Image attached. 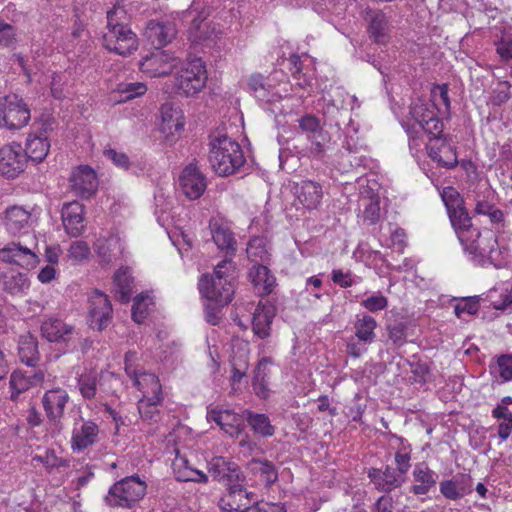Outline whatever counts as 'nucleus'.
<instances>
[{
	"instance_id": "nucleus-26",
	"label": "nucleus",
	"mask_w": 512,
	"mask_h": 512,
	"mask_svg": "<svg viewBox=\"0 0 512 512\" xmlns=\"http://www.w3.org/2000/svg\"><path fill=\"white\" fill-rule=\"evenodd\" d=\"M299 203L307 210L317 209L323 198L322 186L312 180H302L294 186Z\"/></svg>"
},
{
	"instance_id": "nucleus-15",
	"label": "nucleus",
	"mask_w": 512,
	"mask_h": 512,
	"mask_svg": "<svg viewBox=\"0 0 512 512\" xmlns=\"http://www.w3.org/2000/svg\"><path fill=\"white\" fill-rule=\"evenodd\" d=\"M179 183L182 192L190 200L200 198L207 187L206 177L195 163L188 164L182 170Z\"/></svg>"
},
{
	"instance_id": "nucleus-2",
	"label": "nucleus",
	"mask_w": 512,
	"mask_h": 512,
	"mask_svg": "<svg viewBox=\"0 0 512 512\" xmlns=\"http://www.w3.org/2000/svg\"><path fill=\"white\" fill-rule=\"evenodd\" d=\"M106 32L103 34V46L109 51L126 56L138 48L137 35L128 26L125 9L115 6L107 11Z\"/></svg>"
},
{
	"instance_id": "nucleus-13",
	"label": "nucleus",
	"mask_w": 512,
	"mask_h": 512,
	"mask_svg": "<svg viewBox=\"0 0 512 512\" xmlns=\"http://www.w3.org/2000/svg\"><path fill=\"white\" fill-rule=\"evenodd\" d=\"M300 129L308 134L311 141V154L320 157L324 151L326 144L330 141L327 131L323 130L320 120L312 114H306L298 120Z\"/></svg>"
},
{
	"instance_id": "nucleus-39",
	"label": "nucleus",
	"mask_w": 512,
	"mask_h": 512,
	"mask_svg": "<svg viewBox=\"0 0 512 512\" xmlns=\"http://www.w3.org/2000/svg\"><path fill=\"white\" fill-rule=\"evenodd\" d=\"M18 354L23 363L32 366L38 360L36 338L29 333L21 335L18 341Z\"/></svg>"
},
{
	"instance_id": "nucleus-32",
	"label": "nucleus",
	"mask_w": 512,
	"mask_h": 512,
	"mask_svg": "<svg viewBox=\"0 0 512 512\" xmlns=\"http://www.w3.org/2000/svg\"><path fill=\"white\" fill-rule=\"evenodd\" d=\"M368 477L375 485L376 489L383 492H390L399 487L403 479L397 472L387 467L384 471L372 468L368 472Z\"/></svg>"
},
{
	"instance_id": "nucleus-27",
	"label": "nucleus",
	"mask_w": 512,
	"mask_h": 512,
	"mask_svg": "<svg viewBox=\"0 0 512 512\" xmlns=\"http://www.w3.org/2000/svg\"><path fill=\"white\" fill-rule=\"evenodd\" d=\"M248 277L253 284L256 293L260 296L272 293L277 285L275 276L265 265H252L249 270Z\"/></svg>"
},
{
	"instance_id": "nucleus-50",
	"label": "nucleus",
	"mask_w": 512,
	"mask_h": 512,
	"mask_svg": "<svg viewBox=\"0 0 512 512\" xmlns=\"http://www.w3.org/2000/svg\"><path fill=\"white\" fill-rule=\"evenodd\" d=\"M162 401V396H151L149 398H140L138 401V410L144 420H156L158 416V405Z\"/></svg>"
},
{
	"instance_id": "nucleus-58",
	"label": "nucleus",
	"mask_w": 512,
	"mask_h": 512,
	"mask_svg": "<svg viewBox=\"0 0 512 512\" xmlns=\"http://www.w3.org/2000/svg\"><path fill=\"white\" fill-rule=\"evenodd\" d=\"M478 311L477 297L463 298L458 301L454 306V313L457 317H462L463 314L473 315Z\"/></svg>"
},
{
	"instance_id": "nucleus-19",
	"label": "nucleus",
	"mask_w": 512,
	"mask_h": 512,
	"mask_svg": "<svg viewBox=\"0 0 512 512\" xmlns=\"http://www.w3.org/2000/svg\"><path fill=\"white\" fill-rule=\"evenodd\" d=\"M207 420L215 422L221 430L231 437L239 436L245 428L243 416L227 409L209 410Z\"/></svg>"
},
{
	"instance_id": "nucleus-8",
	"label": "nucleus",
	"mask_w": 512,
	"mask_h": 512,
	"mask_svg": "<svg viewBox=\"0 0 512 512\" xmlns=\"http://www.w3.org/2000/svg\"><path fill=\"white\" fill-rule=\"evenodd\" d=\"M2 221L9 234L23 235L33 229L37 218L34 216L33 210H28L20 205H12L4 210Z\"/></svg>"
},
{
	"instance_id": "nucleus-1",
	"label": "nucleus",
	"mask_w": 512,
	"mask_h": 512,
	"mask_svg": "<svg viewBox=\"0 0 512 512\" xmlns=\"http://www.w3.org/2000/svg\"><path fill=\"white\" fill-rule=\"evenodd\" d=\"M235 270L232 258H224L215 266L211 275H202L198 282L202 297L217 306L228 305L235 294Z\"/></svg>"
},
{
	"instance_id": "nucleus-25",
	"label": "nucleus",
	"mask_w": 512,
	"mask_h": 512,
	"mask_svg": "<svg viewBox=\"0 0 512 512\" xmlns=\"http://www.w3.org/2000/svg\"><path fill=\"white\" fill-rule=\"evenodd\" d=\"M438 475L425 462L415 465L412 471L410 492L416 496L428 494L436 487Z\"/></svg>"
},
{
	"instance_id": "nucleus-42",
	"label": "nucleus",
	"mask_w": 512,
	"mask_h": 512,
	"mask_svg": "<svg viewBox=\"0 0 512 512\" xmlns=\"http://www.w3.org/2000/svg\"><path fill=\"white\" fill-rule=\"evenodd\" d=\"M377 323L372 316L364 315L354 324L355 336L364 344H371L375 339Z\"/></svg>"
},
{
	"instance_id": "nucleus-6",
	"label": "nucleus",
	"mask_w": 512,
	"mask_h": 512,
	"mask_svg": "<svg viewBox=\"0 0 512 512\" xmlns=\"http://www.w3.org/2000/svg\"><path fill=\"white\" fill-rule=\"evenodd\" d=\"M31 113L27 103L17 94L0 97V127L20 130L30 121Z\"/></svg>"
},
{
	"instance_id": "nucleus-37",
	"label": "nucleus",
	"mask_w": 512,
	"mask_h": 512,
	"mask_svg": "<svg viewBox=\"0 0 512 512\" xmlns=\"http://www.w3.org/2000/svg\"><path fill=\"white\" fill-rule=\"evenodd\" d=\"M133 277L128 267H121L116 271L113 278L115 296L122 303L130 301L133 290Z\"/></svg>"
},
{
	"instance_id": "nucleus-40",
	"label": "nucleus",
	"mask_w": 512,
	"mask_h": 512,
	"mask_svg": "<svg viewBox=\"0 0 512 512\" xmlns=\"http://www.w3.org/2000/svg\"><path fill=\"white\" fill-rule=\"evenodd\" d=\"M360 206L363 207L362 220L367 225L376 224L381 215L380 200L377 195H367L360 198Z\"/></svg>"
},
{
	"instance_id": "nucleus-38",
	"label": "nucleus",
	"mask_w": 512,
	"mask_h": 512,
	"mask_svg": "<svg viewBox=\"0 0 512 512\" xmlns=\"http://www.w3.org/2000/svg\"><path fill=\"white\" fill-rule=\"evenodd\" d=\"M50 148V143L46 137L38 135H29L26 141V148L24 149L27 155V161L30 159L33 162H42Z\"/></svg>"
},
{
	"instance_id": "nucleus-18",
	"label": "nucleus",
	"mask_w": 512,
	"mask_h": 512,
	"mask_svg": "<svg viewBox=\"0 0 512 512\" xmlns=\"http://www.w3.org/2000/svg\"><path fill=\"white\" fill-rule=\"evenodd\" d=\"M70 186L76 195L82 198H90L95 194L98 187L96 173L89 166H79L71 173Z\"/></svg>"
},
{
	"instance_id": "nucleus-56",
	"label": "nucleus",
	"mask_w": 512,
	"mask_h": 512,
	"mask_svg": "<svg viewBox=\"0 0 512 512\" xmlns=\"http://www.w3.org/2000/svg\"><path fill=\"white\" fill-rule=\"evenodd\" d=\"M246 252L247 256H264L269 252V241L263 236L253 237L247 244Z\"/></svg>"
},
{
	"instance_id": "nucleus-59",
	"label": "nucleus",
	"mask_w": 512,
	"mask_h": 512,
	"mask_svg": "<svg viewBox=\"0 0 512 512\" xmlns=\"http://www.w3.org/2000/svg\"><path fill=\"white\" fill-rule=\"evenodd\" d=\"M119 92L125 94V100H131L146 93L147 87L142 82L123 83L118 87Z\"/></svg>"
},
{
	"instance_id": "nucleus-7",
	"label": "nucleus",
	"mask_w": 512,
	"mask_h": 512,
	"mask_svg": "<svg viewBox=\"0 0 512 512\" xmlns=\"http://www.w3.org/2000/svg\"><path fill=\"white\" fill-rule=\"evenodd\" d=\"M69 400L68 392L60 387L49 389L42 396L41 402L51 425L52 436L59 434L63 429L61 418L64 415V410Z\"/></svg>"
},
{
	"instance_id": "nucleus-36",
	"label": "nucleus",
	"mask_w": 512,
	"mask_h": 512,
	"mask_svg": "<svg viewBox=\"0 0 512 512\" xmlns=\"http://www.w3.org/2000/svg\"><path fill=\"white\" fill-rule=\"evenodd\" d=\"M487 300L496 310L505 311L512 305V282H501L486 294Z\"/></svg>"
},
{
	"instance_id": "nucleus-57",
	"label": "nucleus",
	"mask_w": 512,
	"mask_h": 512,
	"mask_svg": "<svg viewBox=\"0 0 512 512\" xmlns=\"http://www.w3.org/2000/svg\"><path fill=\"white\" fill-rule=\"evenodd\" d=\"M421 129L431 137L430 142H435L442 139L444 125L442 120L435 115Z\"/></svg>"
},
{
	"instance_id": "nucleus-23",
	"label": "nucleus",
	"mask_w": 512,
	"mask_h": 512,
	"mask_svg": "<svg viewBox=\"0 0 512 512\" xmlns=\"http://www.w3.org/2000/svg\"><path fill=\"white\" fill-rule=\"evenodd\" d=\"M452 227L463 245H468L479 236L477 229L473 228L471 217L465 206L448 213Z\"/></svg>"
},
{
	"instance_id": "nucleus-24",
	"label": "nucleus",
	"mask_w": 512,
	"mask_h": 512,
	"mask_svg": "<svg viewBox=\"0 0 512 512\" xmlns=\"http://www.w3.org/2000/svg\"><path fill=\"white\" fill-rule=\"evenodd\" d=\"M276 315V307L266 301L259 302L252 317V331L255 336L265 339L270 336L271 325Z\"/></svg>"
},
{
	"instance_id": "nucleus-43",
	"label": "nucleus",
	"mask_w": 512,
	"mask_h": 512,
	"mask_svg": "<svg viewBox=\"0 0 512 512\" xmlns=\"http://www.w3.org/2000/svg\"><path fill=\"white\" fill-rule=\"evenodd\" d=\"M96 247L98 256H122L127 252L124 241L118 235L98 240Z\"/></svg>"
},
{
	"instance_id": "nucleus-33",
	"label": "nucleus",
	"mask_w": 512,
	"mask_h": 512,
	"mask_svg": "<svg viewBox=\"0 0 512 512\" xmlns=\"http://www.w3.org/2000/svg\"><path fill=\"white\" fill-rule=\"evenodd\" d=\"M189 40L194 44H204L207 43L210 45L214 43L218 37V32L215 27L211 25L210 22L205 19L195 18L192 20L190 24V28L188 31Z\"/></svg>"
},
{
	"instance_id": "nucleus-29",
	"label": "nucleus",
	"mask_w": 512,
	"mask_h": 512,
	"mask_svg": "<svg viewBox=\"0 0 512 512\" xmlns=\"http://www.w3.org/2000/svg\"><path fill=\"white\" fill-rule=\"evenodd\" d=\"M427 150L429 157L444 168L453 169L458 164L455 148L445 139L430 142Z\"/></svg>"
},
{
	"instance_id": "nucleus-45",
	"label": "nucleus",
	"mask_w": 512,
	"mask_h": 512,
	"mask_svg": "<svg viewBox=\"0 0 512 512\" xmlns=\"http://www.w3.org/2000/svg\"><path fill=\"white\" fill-rule=\"evenodd\" d=\"M32 462H38L48 471L64 468L68 466V461L56 454V451L51 448L44 449L42 454H35L32 456Z\"/></svg>"
},
{
	"instance_id": "nucleus-49",
	"label": "nucleus",
	"mask_w": 512,
	"mask_h": 512,
	"mask_svg": "<svg viewBox=\"0 0 512 512\" xmlns=\"http://www.w3.org/2000/svg\"><path fill=\"white\" fill-rule=\"evenodd\" d=\"M491 373L502 382L512 380V354L501 355L497 358L496 364L491 365Z\"/></svg>"
},
{
	"instance_id": "nucleus-41",
	"label": "nucleus",
	"mask_w": 512,
	"mask_h": 512,
	"mask_svg": "<svg viewBox=\"0 0 512 512\" xmlns=\"http://www.w3.org/2000/svg\"><path fill=\"white\" fill-rule=\"evenodd\" d=\"M244 415L254 433L262 437H270L274 434L275 428L271 425L270 419L267 415L253 413L249 410H246Z\"/></svg>"
},
{
	"instance_id": "nucleus-55",
	"label": "nucleus",
	"mask_w": 512,
	"mask_h": 512,
	"mask_svg": "<svg viewBox=\"0 0 512 512\" xmlns=\"http://www.w3.org/2000/svg\"><path fill=\"white\" fill-rule=\"evenodd\" d=\"M248 86L254 93L255 97L261 100L267 99L269 92L267 89V83L263 75L253 74L248 80Z\"/></svg>"
},
{
	"instance_id": "nucleus-46",
	"label": "nucleus",
	"mask_w": 512,
	"mask_h": 512,
	"mask_svg": "<svg viewBox=\"0 0 512 512\" xmlns=\"http://www.w3.org/2000/svg\"><path fill=\"white\" fill-rule=\"evenodd\" d=\"M185 460L182 458H177L174 462V471H175V477L178 481H193V482H200L205 483L207 481V476L202 471L185 467L183 470L180 469V466L185 464Z\"/></svg>"
},
{
	"instance_id": "nucleus-5",
	"label": "nucleus",
	"mask_w": 512,
	"mask_h": 512,
	"mask_svg": "<svg viewBox=\"0 0 512 512\" xmlns=\"http://www.w3.org/2000/svg\"><path fill=\"white\" fill-rule=\"evenodd\" d=\"M146 493V483L138 476H131L115 483L105 497L111 507H131Z\"/></svg>"
},
{
	"instance_id": "nucleus-61",
	"label": "nucleus",
	"mask_w": 512,
	"mask_h": 512,
	"mask_svg": "<svg viewBox=\"0 0 512 512\" xmlns=\"http://www.w3.org/2000/svg\"><path fill=\"white\" fill-rule=\"evenodd\" d=\"M392 251L397 254H403L407 247V234L404 229L396 228L390 237Z\"/></svg>"
},
{
	"instance_id": "nucleus-63",
	"label": "nucleus",
	"mask_w": 512,
	"mask_h": 512,
	"mask_svg": "<svg viewBox=\"0 0 512 512\" xmlns=\"http://www.w3.org/2000/svg\"><path fill=\"white\" fill-rule=\"evenodd\" d=\"M511 85L507 81H501L497 84V87L493 90L492 101L496 105H501L508 101L510 98Z\"/></svg>"
},
{
	"instance_id": "nucleus-4",
	"label": "nucleus",
	"mask_w": 512,
	"mask_h": 512,
	"mask_svg": "<svg viewBox=\"0 0 512 512\" xmlns=\"http://www.w3.org/2000/svg\"><path fill=\"white\" fill-rule=\"evenodd\" d=\"M207 72L203 61L200 58L194 59L180 70L174 77V86L177 93L184 96H194L206 85Z\"/></svg>"
},
{
	"instance_id": "nucleus-52",
	"label": "nucleus",
	"mask_w": 512,
	"mask_h": 512,
	"mask_svg": "<svg viewBox=\"0 0 512 512\" xmlns=\"http://www.w3.org/2000/svg\"><path fill=\"white\" fill-rule=\"evenodd\" d=\"M80 394L85 399H93L97 394V378L93 374L80 375L78 379Z\"/></svg>"
},
{
	"instance_id": "nucleus-28",
	"label": "nucleus",
	"mask_w": 512,
	"mask_h": 512,
	"mask_svg": "<svg viewBox=\"0 0 512 512\" xmlns=\"http://www.w3.org/2000/svg\"><path fill=\"white\" fill-rule=\"evenodd\" d=\"M209 228L218 249L226 255H234L237 241L230 227L218 220H211Z\"/></svg>"
},
{
	"instance_id": "nucleus-64",
	"label": "nucleus",
	"mask_w": 512,
	"mask_h": 512,
	"mask_svg": "<svg viewBox=\"0 0 512 512\" xmlns=\"http://www.w3.org/2000/svg\"><path fill=\"white\" fill-rule=\"evenodd\" d=\"M440 493L449 500L456 501L464 497V495L456 488L454 481L443 480L439 484Z\"/></svg>"
},
{
	"instance_id": "nucleus-16",
	"label": "nucleus",
	"mask_w": 512,
	"mask_h": 512,
	"mask_svg": "<svg viewBox=\"0 0 512 512\" xmlns=\"http://www.w3.org/2000/svg\"><path fill=\"white\" fill-rule=\"evenodd\" d=\"M42 338L52 343H67L77 336L75 327L57 317H49L41 323Z\"/></svg>"
},
{
	"instance_id": "nucleus-54",
	"label": "nucleus",
	"mask_w": 512,
	"mask_h": 512,
	"mask_svg": "<svg viewBox=\"0 0 512 512\" xmlns=\"http://www.w3.org/2000/svg\"><path fill=\"white\" fill-rule=\"evenodd\" d=\"M159 360L166 364L168 367H173L181 360L180 347L174 342L167 344L159 355Z\"/></svg>"
},
{
	"instance_id": "nucleus-21",
	"label": "nucleus",
	"mask_w": 512,
	"mask_h": 512,
	"mask_svg": "<svg viewBox=\"0 0 512 512\" xmlns=\"http://www.w3.org/2000/svg\"><path fill=\"white\" fill-rule=\"evenodd\" d=\"M61 218L66 232L71 236H79L85 229L84 206L78 201L65 203L61 210Z\"/></svg>"
},
{
	"instance_id": "nucleus-9",
	"label": "nucleus",
	"mask_w": 512,
	"mask_h": 512,
	"mask_svg": "<svg viewBox=\"0 0 512 512\" xmlns=\"http://www.w3.org/2000/svg\"><path fill=\"white\" fill-rule=\"evenodd\" d=\"M100 440V428L92 420L80 419L73 424L70 447L75 453H82Z\"/></svg>"
},
{
	"instance_id": "nucleus-22",
	"label": "nucleus",
	"mask_w": 512,
	"mask_h": 512,
	"mask_svg": "<svg viewBox=\"0 0 512 512\" xmlns=\"http://www.w3.org/2000/svg\"><path fill=\"white\" fill-rule=\"evenodd\" d=\"M161 123L160 132L167 139H172L177 133L184 129V117L180 108L171 103H164L160 108Z\"/></svg>"
},
{
	"instance_id": "nucleus-35",
	"label": "nucleus",
	"mask_w": 512,
	"mask_h": 512,
	"mask_svg": "<svg viewBox=\"0 0 512 512\" xmlns=\"http://www.w3.org/2000/svg\"><path fill=\"white\" fill-rule=\"evenodd\" d=\"M133 380L134 386L142 393L141 398L151 396H162L161 384L158 377L153 373L135 372L129 376Z\"/></svg>"
},
{
	"instance_id": "nucleus-47",
	"label": "nucleus",
	"mask_w": 512,
	"mask_h": 512,
	"mask_svg": "<svg viewBox=\"0 0 512 512\" xmlns=\"http://www.w3.org/2000/svg\"><path fill=\"white\" fill-rule=\"evenodd\" d=\"M32 245L23 244L21 241H11L5 246L0 248V255L6 256H17L18 254H24L29 256H37L40 253L38 244L32 241Z\"/></svg>"
},
{
	"instance_id": "nucleus-53",
	"label": "nucleus",
	"mask_w": 512,
	"mask_h": 512,
	"mask_svg": "<svg viewBox=\"0 0 512 512\" xmlns=\"http://www.w3.org/2000/svg\"><path fill=\"white\" fill-rule=\"evenodd\" d=\"M410 115L421 128L436 114L433 110L429 109L427 104L415 103L410 107Z\"/></svg>"
},
{
	"instance_id": "nucleus-3",
	"label": "nucleus",
	"mask_w": 512,
	"mask_h": 512,
	"mask_svg": "<svg viewBox=\"0 0 512 512\" xmlns=\"http://www.w3.org/2000/svg\"><path fill=\"white\" fill-rule=\"evenodd\" d=\"M209 163L220 176L234 174L245 163L240 145L230 137L221 135L210 141Z\"/></svg>"
},
{
	"instance_id": "nucleus-48",
	"label": "nucleus",
	"mask_w": 512,
	"mask_h": 512,
	"mask_svg": "<svg viewBox=\"0 0 512 512\" xmlns=\"http://www.w3.org/2000/svg\"><path fill=\"white\" fill-rule=\"evenodd\" d=\"M251 469L261 475L267 485L275 483L278 479V473L273 463L267 460L253 459L250 462Z\"/></svg>"
},
{
	"instance_id": "nucleus-44",
	"label": "nucleus",
	"mask_w": 512,
	"mask_h": 512,
	"mask_svg": "<svg viewBox=\"0 0 512 512\" xmlns=\"http://www.w3.org/2000/svg\"><path fill=\"white\" fill-rule=\"evenodd\" d=\"M154 306V298L149 292L141 293L134 298L132 306V318L137 323H142Z\"/></svg>"
},
{
	"instance_id": "nucleus-60",
	"label": "nucleus",
	"mask_w": 512,
	"mask_h": 512,
	"mask_svg": "<svg viewBox=\"0 0 512 512\" xmlns=\"http://www.w3.org/2000/svg\"><path fill=\"white\" fill-rule=\"evenodd\" d=\"M16 43L15 28L5 22L0 21V49L10 48Z\"/></svg>"
},
{
	"instance_id": "nucleus-34",
	"label": "nucleus",
	"mask_w": 512,
	"mask_h": 512,
	"mask_svg": "<svg viewBox=\"0 0 512 512\" xmlns=\"http://www.w3.org/2000/svg\"><path fill=\"white\" fill-rule=\"evenodd\" d=\"M368 15V33L370 38L378 44L387 43L390 38V25L385 14L380 11H370L368 12Z\"/></svg>"
},
{
	"instance_id": "nucleus-14",
	"label": "nucleus",
	"mask_w": 512,
	"mask_h": 512,
	"mask_svg": "<svg viewBox=\"0 0 512 512\" xmlns=\"http://www.w3.org/2000/svg\"><path fill=\"white\" fill-rule=\"evenodd\" d=\"M0 269V282L6 292L12 295H20L29 289L30 284L27 275L20 272L14 262L3 258Z\"/></svg>"
},
{
	"instance_id": "nucleus-12",
	"label": "nucleus",
	"mask_w": 512,
	"mask_h": 512,
	"mask_svg": "<svg viewBox=\"0 0 512 512\" xmlns=\"http://www.w3.org/2000/svg\"><path fill=\"white\" fill-rule=\"evenodd\" d=\"M177 63V58L169 52L156 48L140 61V69L150 77H161L169 74Z\"/></svg>"
},
{
	"instance_id": "nucleus-62",
	"label": "nucleus",
	"mask_w": 512,
	"mask_h": 512,
	"mask_svg": "<svg viewBox=\"0 0 512 512\" xmlns=\"http://www.w3.org/2000/svg\"><path fill=\"white\" fill-rule=\"evenodd\" d=\"M362 306L371 312L383 310L387 307L388 300L381 294H374L361 302Z\"/></svg>"
},
{
	"instance_id": "nucleus-20",
	"label": "nucleus",
	"mask_w": 512,
	"mask_h": 512,
	"mask_svg": "<svg viewBox=\"0 0 512 512\" xmlns=\"http://www.w3.org/2000/svg\"><path fill=\"white\" fill-rule=\"evenodd\" d=\"M145 35L155 48L169 44L177 35L176 24L169 20H150L145 29Z\"/></svg>"
},
{
	"instance_id": "nucleus-11",
	"label": "nucleus",
	"mask_w": 512,
	"mask_h": 512,
	"mask_svg": "<svg viewBox=\"0 0 512 512\" xmlns=\"http://www.w3.org/2000/svg\"><path fill=\"white\" fill-rule=\"evenodd\" d=\"M27 155L20 144L12 143L0 149V174L15 178L25 170Z\"/></svg>"
},
{
	"instance_id": "nucleus-31",
	"label": "nucleus",
	"mask_w": 512,
	"mask_h": 512,
	"mask_svg": "<svg viewBox=\"0 0 512 512\" xmlns=\"http://www.w3.org/2000/svg\"><path fill=\"white\" fill-rule=\"evenodd\" d=\"M209 473L218 481L229 483L238 481L241 477L240 469L235 463L223 457H214L208 464Z\"/></svg>"
},
{
	"instance_id": "nucleus-30",
	"label": "nucleus",
	"mask_w": 512,
	"mask_h": 512,
	"mask_svg": "<svg viewBox=\"0 0 512 512\" xmlns=\"http://www.w3.org/2000/svg\"><path fill=\"white\" fill-rule=\"evenodd\" d=\"M45 374L42 370L14 371L10 377L11 397H16L32 386L41 384Z\"/></svg>"
},
{
	"instance_id": "nucleus-51",
	"label": "nucleus",
	"mask_w": 512,
	"mask_h": 512,
	"mask_svg": "<svg viewBox=\"0 0 512 512\" xmlns=\"http://www.w3.org/2000/svg\"><path fill=\"white\" fill-rule=\"evenodd\" d=\"M441 198L445 204L447 212L450 213L464 206V200L460 193L452 186L443 188Z\"/></svg>"
},
{
	"instance_id": "nucleus-10",
	"label": "nucleus",
	"mask_w": 512,
	"mask_h": 512,
	"mask_svg": "<svg viewBox=\"0 0 512 512\" xmlns=\"http://www.w3.org/2000/svg\"><path fill=\"white\" fill-rule=\"evenodd\" d=\"M244 479H240L227 486L228 493L221 498L219 502L220 508L225 512H247L255 503L254 495L247 492L243 487Z\"/></svg>"
},
{
	"instance_id": "nucleus-17",
	"label": "nucleus",
	"mask_w": 512,
	"mask_h": 512,
	"mask_svg": "<svg viewBox=\"0 0 512 512\" xmlns=\"http://www.w3.org/2000/svg\"><path fill=\"white\" fill-rule=\"evenodd\" d=\"M89 301L91 326L101 331L110 323L112 316L111 303L107 295L97 289L92 291Z\"/></svg>"
}]
</instances>
